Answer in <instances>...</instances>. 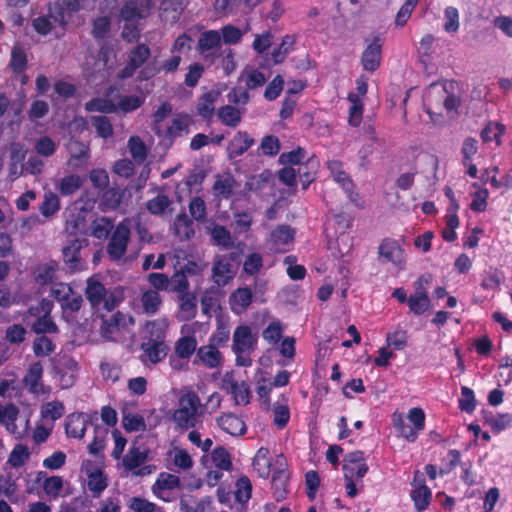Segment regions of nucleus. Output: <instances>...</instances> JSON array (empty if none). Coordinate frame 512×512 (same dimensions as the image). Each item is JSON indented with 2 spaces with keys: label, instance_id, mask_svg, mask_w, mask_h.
<instances>
[{
  "label": "nucleus",
  "instance_id": "obj_1",
  "mask_svg": "<svg viewBox=\"0 0 512 512\" xmlns=\"http://www.w3.org/2000/svg\"><path fill=\"white\" fill-rule=\"evenodd\" d=\"M74 13H68L66 6L59 2H49L47 13L31 20V27L39 36L52 34L55 39L64 37Z\"/></svg>",
  "mask_w": 512,
  "mask_h": 512
},
{
  "label": "nucleus",
  "instance_id": "obj_2",
  "mask_svg": "<svg viewBox=\"0 0 512 512\" xmlns=\"http://www.w3.org/2000/svg\"><path fill=\"white\" fill-rule=\"evenodd\" d=\"M85 296L93 309L102 307L110 312L124 300V289L115 287L108 291L105 285L95 277H89L86 282Z\"/></svg>",
  "mask_w": 512,
  "mask_h": 512
},
{
  "label": "nucleus",
  "instance_id": "obj_3",
  "mask_svg": "<svg viewBox=\"0 0 512 512\" xmlns=\"http://www.w3.org/2000/svg\"><path fill=\"white\" fill-rule=\"evenodd\" d=\"M203 414V405L195 391L189 390L178 399V407L172 414V420L181 429L194 428Z\"/></svg>",
  "mask_w": 512,
  "mask_h": 512
},
{
  "label": "nucleus",
  "instance_id": "obj_4",
  "mask_svg": "<svg viewBox=\"0 0 512 512\" xmlns=\"http://www.w3.org/2000/svg\"><path fill=\"white\" fill-rule=\"evenodd\" d=\"M149 337L146 341L141 343V350L143 357L152 364L161 362L169 352V346L165 342L166 332L163 328L159 327L156 321H149L147 323Z\"/></svg>",
  "mask_w": 512,
  "mask_h": 512
},
{
  "label": "nucleus",
  "instance_id": "obj_5",
  "mask_svg": "<svg viewBox=\"0 0 512 512\" xmlns=\"http://www.w3.org/2000/svg\"><path fill=\"white\" fill-rule=\"evenodd\" d=\"M326 167L333 181L341 187L349 201L357 208H364V201L357 191L353 179L345 171L343 162L337 159L328 160Z\"/></svg>",
  "mask_w": 512,
  "mask_h": 512
},
{
  "label": "nucleus",
  "instance_id": "obj_6",
  "mask_svg": "<svg viewBox=\"0 0 512 512\" xmlns=\"http://www.w3.org/2000/svg\"><path fill=\"white\" fill-rule=\"evenodd\" d=\"M404 242V238H383L378 246V256L380 261L384 263H391L400 271L404 270L406 266V253L403 248Z\"/></svg>",
  "mask_w": 512,
  "mask_h": 512
},
{
  "label": "nucleus",
  "instance_id": "obj_7",
  "mask_svg": "<svg viewBox=\"0 0 512 512\" xmlns=\"http://www.w3.org/2000/svg\"><path fill=\"white\" fill-rule=\"evenodd\" d=\"M134 324L131 315L117 311L108 319H102L100 333L106 340L118 341L124 337L129 327Z\"/></svg>",
  "mask_w": 512,
  "mask_h": 512
},
{
  "label": "nucleus",
  "instance_id": "obj_8",
  "mask_svg": "<svg viewBox=\"0 0 512 512\" xmlns=\"http://www.w3.org/2000/svg\"><path fill=\"white\" fill-rule=\"evenodd\" d=\"M52 376L59 382L62 389H68L75 384L78 363L72 357L63 355L52 360Z\"/></svg>",
  "mask_w": 512,
  "mask_h": 512
},
{
  "label": "nucleus",
  "instance_id": "obj_9",
  "mask_svg": "<svg viewBox=\"0 0 512 512\" xmlns=\"http://www.w3.org/2000/svg\"><path fill=\"white\" fill-rule=\"evenodd\" d=\"M130 237L131 231L125 220L114 228L106 247V252L112 261H119L124 257Z\"/></svg>",
  "mask_w": 512,
  "mask_h": 512
},
{
  "label": "nucleus",
  "instance_id": "obj_10",
  "mask_svg": "<svg viewBox=\"0 0 512 512\" xmlns=\"http://www.w3.org/2000/svg\"><path fill=\"white\" fill-rule=\"evenodd\" d=\"M220 48L221 35L219 31L211 29L200 33L196 50L205 62L212 64L217 58L222 56L219 52Z\"/></svg>",
  "mask_w": 512,
  "mask_h": 512
},
{
  "label": "nucleus",
  "instance_id": "obj_11",
  "mask_svg": "<svg viewBox=\"0 0 512 512\" xmlns=\"http://www.w3.org/2000/svg\"><path fill=\"white\" fill-rule=\"evenodd\" d=\"M151 56V50L145 43H138L127 53V62L118 72L117 77L125 80L131 78L139 68H144V64Z\"/></svg>",
  "mask_w": 512,
  "mask_h": 512
},
{
  "label": "nucleus",
  "instance_id": "obj_12",
  "mask_svg": "<svg viewBox=\"0 0 512 512\" xmlns=\"http://www.w3.org/2000/svg\"><path fill=\"white\" fill-rule=\"evenodd\" d=\"M366 47L361 54V65L367 72H375L381 65L384 39L380 35L365 39Z\"/></svg>",
  "mask_w": 512,
  "mask_h": 512
},
{
  "label": "nucleus",
  "instance_id": "obj_13",
  "mask_svg": "<svg viewBox=\"0 0 512 512\" xmlns=\"http://www.w3.org/2000/svg\"><path fill=\"white\" fill-rule=\"evenodd\" d=\"M342 470L344 478L362 479L369 470L364 452L356 450L346 454L343 458Z\"/></svg>",
  "mask_w": 512,
  "mask_h": 512
},
{
  "label": "nucleus",
  "instance_id": "obj_14",
  "mask_svg": "<svg viewBox=\"0 0 512 512\" xmlns=\"http://www.w3.org/2000/svg\"><path fill=\"white\" fill-rule=\"evenodd\" d=\"M233 254L216 256L212 266V281L218 287L226 286L235 276Z\"/></svg>",
  "mask_w": 512,
  "mask_h": 512
},
{
  "label": "nucleus",
  "instance_id": "obj_15",
  "mask_svg": "<svg viewBox=\"0 0 512 512\" xmlns=\"http://www.w3.org/2000/svg\"><path fill=\"white\" fill-rule=\"evenodd\" d=\"M88 246L85 238L74 237L70 239L62 249L63 260L71 271H79L84 267L81 250Z\"/></svg>",
  "mask_w": 512,
  "mask_h": 512
},
{
  "label": "nucleus",
  "instance_id": "obj_16",
  "mask_svg": "<svg viewBox=\"0 0 512 512\" xmlns=\"http://www.w3.org/2000/svg\"><path fill=\"white\" fill-rule=\"evenodd\" d=\"M43 372L42 363L37 361L29 365L23 377V385L33 395L40 396L50 392L49 387H46L42 381Z\"/></svg>",
  "mask_w": 512,
  "mask_h": 512
},
{
  "label": "nucleus",
  "instance_id": "obj_17",
  "mask_svg": "<svg viewBox=\"0 0 512 512\" xmlns=\"http://www.w3.org/2000/svg\"><path fill=\"white\" fill-rule=\"evenodd\" d=\"M412 485L414 486V488L411 490L410 496L416 510H426L431 502L432 492L430 488L426 485L424 475L419 470H416L414 472Z\"/></svg>",
  "mask_w": 512,
  "mask_h": 512
},
{
  "label": "nucleus",
  "instance_id": "obj_18",
  "mask_svg": "<svg viewBox=\"0 0 512 512\" xmlns=\"http://www.w3.org/2000/svg\"><path fill=\"white\" fill-rule=\"evenodd\" d=\"M257 341V334H253L248 325H239L233 333L232 351L234 353H252Z\"/></svg>",
  "mask_w": 512,
  "mask_h": 512
},
{
  "label": "nucleus",
  "instance_id": "obj_19",
  "mask_svg": "<svg viewBox=\"0 0 512 512\" xmlns=\"http://www.w3.org/2000/svg\"><path fill=\"white\" fill-rule=\"evenodd\" d=\"M182 57L177 54H172L169 58L163 60L159 66L152 64L146 65L140 70L138 74L139 81H147L153 78L155 75L163 72L165 74L175 73L181 64Z\"/></svg>",
  "mask_w": 512,
  "mask_h": 512
},
{
  "label": "nucleus",
  "instance_id": "obj_20",
  "mask_svg": "<svg viewBox=\"0 0 512 512\" xmlns=\"http://www.w3.org/2000/svg\"><path fill=\"white\" fill-rule=\"evenodd\" d=\"M151 0H127L122 5L119 17L125 22H137L147 16Z\"/></svg>",
  "mask_w": 512,
  "mask_h": 512
},
{
  "label": "nucleus",
  "instance_id": "obj_21",
  "mask_svg": "<svg viewBox=\"0 0 512 512\" xmlns=\"http://www.w3.org/2000/svg\"><path fill=\"white\" fill-rule=\"evenodd\" d=\"M222 389L231 394L237 405H247L250 402L251 391L245 381H235L225 376L222 381Z\"/></svg>",
  "mask_w": 512,
  "mask_h": 512
},
{
  "label": "nucleus",
  "instance_id": "obj_22",
  "mask_svg": "<svg viewBox=\"0 0 512 512\" xmlns=\"http://www.w3.org/2000/svg\"><path fill=\"white\" fill-rule=\"evenodd\" d=\"M255 143L246 131H238L230 140L227 146V154L229 159H235L246 153Z\"/></svg>",
  "mask_w": 512,
  "mask_h": 512
},
{
  "label": "nucleus",
  "instance_id": "obj_23",
  "mask_svg": "<svg viewBox=\"0 0 512 512\" xmlns=\"http://www.w3.org/2000/svg\"><path fill=\"white\" fill-rule=\"evenodd\" d=\"M217 425L222 431L231 436H242L247 431L244 420L233 413H223L220 415L217 418Z\"/></svg>",
  "mask_w": 512,
  "mask_h": 512
},
{
  "label": "nucleus",
  "instance_id": "obj_24",
  "mask_svg": "<svg viewBox=\"0 0 512 512\" xmlns=\"http://www.w3.org/2000/svg\"><path fill=\"white\" fill-rule=\"evenodd\" d=\"M222 354L214 344L202 345L198 348L194 363H202L205 367L213 369L222 364Z\"/></svg>",
  "mask_w": 512,
  "mask_h": 512
},
{
  "label": "nucleus",
  "instance_id": "obj_25",
  "mask_svg": "<svg viewBox=\"0 0 512 512\" xmlns=\"http://www.w3.org/2000/svg\"><path fill=\"white\" fill-rule=\"evenodd\" d=\"M253 301L252 290L248 287H239L229 296V306L233 313L240 315L245 312Z\"/></svg>",
  "mask_w": 512,
  "mask_h": 512
},
{
  "label": "nucleus",
  "instance_id": "obj_26",
  "mask_svg": "<svg viewBox=\"0 0 512 512\" xmlns=\"http://www.w3.org/2000/svg\"><path fill=\"white\" fill-rule=\"evenodd\" d=\"M270 237L276 251L286 252L288 249L285 246L294 241L295 229L286 224L278 225L272 230Z\"/></svg>",
  "mask_w": 512,
  "mask_h": 512
},
{
  "label": "nucleus",
  "instance_id": "obj_27",
  "mask_svg": "<svg viewBox=\"0 0 512 512\" xmlns=\"http://www.w3.org/2000/svg\"><path fill=\"white\" fill-rule=\"evenodd\" d=\"M89 419L83 413H72L67 416L65 432L68 437L82 439L85 435Z\"/></svg>",
  "mask_w": 512,
  "mask_h": 512
},
{
  "label": "nucleus",
  "instance_id": "obj_28",
  "mask_svg": "<svg viewBox=\"0 0 512 512\" xmlns=\"http://www.w3.org/2000/svg\"><path fill=\"white\" fill-rule=\"evenodd\" d=\"M220 93L216 90H210L203 93L198 99L196 110L197 114L206 121H210L215 113V102Z\"/></svg>",
  "mask_w": 512,
  "mask_h": 512
},
{
  "label": "nucleus",
  "instance_id": "obj_29",
  "mask_svg": "<svg viewBox=\"0 0 512 512\" xmlns=\"http://www.w3.org/2000/svg\"><path fill=\"white\" fill-rule=\"evenodd\" d=\"M197 339L194 335L179 337L174 344V355L176 358L188 362L194 353H197Z\"/></svg>",
  "mask_w": 512,
  "mask_h": 512
},
{
  "label": "nucleus",
  "instance_id": "obj_30",
  "mask_svg": "<svg viewBox=\"0 0 512 512\" xmlns=\"http://www.w3.org/2000/svg\"><path fill=\"white\" fill-rule=\"evenodd\" d=\"M172 204V200L160 192L146 202L145 208L153 216H164L173 212Z\"/></svg>",
  "mask_w": 512,
  "mask_h": 512
},
{
  "label": "nucleus",
  "instance_id": "obj_31",
  "mask_svg": "<svg viewBox=\"0 0 512 512\" xmlns=\"http://www.w3.org/2000/svg\"><path fill=\"white\" fill-rule=\"evenodd\" d=\"M67 149L70 153L69 164L76 167L86 163L90 158L89 145L80 140L71 139L67 145Z\"/></svg>",
  "mask_w": 512,
  "mask_h": 512
},
{
  "label": "nucleus",
  "instance_id": "obj_32",
  "mask_svg": "<svg viewBox=\"0 0 512 512\" xmlns=\"http://www.w3.org/2000/svg\"><path fill=\"white\" fill-rule=\"evenodd\" d=\"M19 412V408L14 404H0V424L5 426L11 434L17 435V438L21 437V433L18 432L16 425Z\"/></svg>",
  "mask_w": 512,
  "mask_h": 512
},
{
  "label": "nucleus",
  "instance_id": "obj_33",
  "mask_svg": "<svg viewBox=\"0 0 512 512\" xmlns=\"http://www.w3.org/2000/svg\"><path fill=\"white\" fill-rule=\"evenodd\" d=\"M148 455V449L142 450L140 447L133 445L124 455L122 459V464L127 470L133 471L139 468L147 461Z\"/></svg>",
  "mask_w": 512,
  "mask_h": 512
},
{
  "label": "nucleus",
  "instance_id": "obj_34",
  "mask_svg": "<svg viewBox=\"0 0 512 512\" xmlns=\"http://www.w3.org/2000/svg\"><path fill=\"white\" fill-rule=\"evenodd\" d=\"M175 235L181 240H189L195 235L193 219L185 212L178 214L173 223Z\"/></svg>",
  "mask_w": 512,
  "mask_h": 512
},
{
  "label": "nucleus",
  "instance_id": "obj_35",
  "mask_svg": "<svg viewBox=\"0 0 512 512\" xmlns=\"http://www.w3.org/2000/svg\"><path fill=\"white\" fill-rule=\"evenodd\" d=\"M506 133V126L500 122L488 121L480 133L484 143L495 141L497 146L502 145V136Z\"/></svg>",
  "mask_w": 512,
  "mask_h": 512
},
{
  "label": "nucleus",
  "instance_id": "obj_36",
  "mask_svg": "<svg viewBox=\"0 0 512 512\" xmlns=\"http://www.w3.org/2000/svg\"><path fill=\"white\" fill-rule=\"evenodd\" d=\"M190 116L188 114H180L173 118L171 124L166 129V136L170 140L186 135L190 132Z\"/></svg>",
  "mask_w": 512,
  "mask_h": 512
},
{
  "label": "nucleus",
  "instance_id": "obj_37",
  "mask_svg": "<svg viewBox=\"0 0 512 512\" xmlns=\"http://www.w3.org/2000/svg\"><path fill=\"white\" fill-rule=\"evenodd\" d=\"M270 451L266 447H260L252 461V466L259 477L267 479L271 473L272 463L269 458Z\"/></svg>",
  "mask_w": 512,
  "mask_h": 512
},
{
  "label": "nucleus",
  "instance_id": "obj_38",
  "mask_svg": "<svg viewBox=\"0 0 512 512\" xmlns=\"http://www.w3.org/2000/svg\"><path fill=\"white\" fill-rule=\"evenodd\" d=\"M58 270L56 261H49L39 264L34 271V279L40 285H47L53 282Z\"/></svg>",
  "mask_w": 512,
  "mask_h": 512
},
{
  "label": "nucleus",
  "instance_id": "obj_39",
  "mask_svg": "<svg viewBox=\"0 0 512 512\" xmlns=\"http://www.w3.org/2000/svg\"><path fill=\"white\" fill-rule=\"evenodd\" d=\"M217 117L223 125L235 128L241 123L242 112L233 105H224L217 110Z\"/></svg>",
  "mask_w": 512,
  "mask_h": 512
},
{
  "label": "nucleus",
  "instance_id": "obj_40",
  "mask_svg": "<svg viewBox=\"0 0 512 512\" xmlns=\"http://www.w3.org/2000/svg\"><path fill=\"white\" fill-rule=\"evenodd\" d=\"M235 184L236 181L232 176L218 175L212 187L214 196L220 199H229L234 193Z\"/></svg>",
  "mask_w": 512,
  "mask_h": 512
},
{
  "label": "nucleus",
  "instance_id": "obj_41",
  "mask_svg": "<svg viewBox=\"0 0 512 512\" xmlns=\"http://www.w3.org/2000/svg\"><path fill=\"white\" fill-rule=\"evenodd\" d=\"M296 43V36L294 34H286L278 47L274 48L271 52V59L274 64L282 63L286 56L294 50Z\"/></svg>",
  "mask_w": 512,
  "mask_h": 512
},
{
  "label": "nucleus",
  "instance_id": "obj_42",
  "mask_svg": "<svg viewBox=\"0 0 512 512\" xmlns=\"http://www.w3.org/2000/svg\"><path fill=\"white\" fill-rule=\"evenodd\" d=\"M142 309L148 315L156 314L162 304V297L156 290L144 291L140 298Z\"/></svg>",
  "mask_w": 512,
  "mask_h": 512
},
{
  "label": "nucleus",
  "instance_id": "obj_43",
  "mask_svg": "<svg viewBox=\"0 0 512 512\" xmlns=\"http://www.w3.org/2000/svg\"><path fill=\"white\" fill-rule=\"evenodd\" d=\"M407 304L411 312L415 315H421L428 309L430 299L425 290L417 289L415 293L409 296Z\"/></svg>",
  "mask_w": 512,
  "mask_h": 512
},
{
  "label": "nucleus",
  "instance_id": "obj_44",
  "mask_svg": "<svg viewBox=\"0 0 512 512\" xmlns=\"http://www.w3.org/2000/svg\"><path fill=\"white\" fill-rule=\"evenodd\" d=\"M179 309L181 311L182 319L190 320L196 316L197 313V299L191 292H186L178 295Z\"/></svg>",
  "mask_w": 512,
  "mask_h": 512
},
{
  "label": "nucleus",
  "instance_id": "obj_45",
  "mask_svg": "<svg viewBox=\"0 0 512 512\" xmlns=\"http://www.w3.org/2000/svg\"><path fill=\"white\" fill-rule=\"evenodd\" d=\"M88 489L92 492L93 497H99L101 493L107 488L108 480L105 473L96 468L88 474Z\"/></svg>",
  "mask_w": 512,
  "mask_h": 512
},
{
  "label": "nucleus",
  "instance_id": "obj_46",
  "mask_svg": "<svg viewBox=\"0 0 512 512\" xmlns=\"http://www.w3.org/2000/svg\"><path fill=\"white\" fill-rule=\"evenodd\" d=\"M289 479V473L272 474L271 487L276 501H282L287 497L289 493Z\"/></svg>",
  "mask_w": 512,
  "mask_h": 512
},
{
  "label": "nucleus",
  "instance_id": "obj_47",
  "mask_svg": "<svg viewBox=\"0 0 512 512\" xmlns=\"http://www.w3.org/2000/svg\"><path fill=\"white\" fill-rule=\"evenodd\" d=\"M317 172V165L313 159H308L305 163L301 164L296 170L297 177L299 178L302 189L306 190L309 185L315 180Z\"/></svg>",
  "mask_w": 512,
  "mask_h": 512
},
{
  "label": "nucleus",
  "instance_id": "obj_48",
  "mask_svg": "<svg viewBox=\"0 0 512 512\" xmlns=\"http://www.w3.org/2000/svg\"><path fill=\"white\" fill-rule=\"evenodd\" d=\"M58 148V144L48 135L37 138L34 142V150L38 156L49 158L53 156Z\"/></svg>",
  "mask_w": 512,
  "mask_h": 512
},
{
  "label": "nucleus",
  "instance_id": "obj_49",
  "mask_svg": "<svg viewBox=\"0 0 512 512\" xmlns=\"http://www.w3.org/2000/svg\"><path fill=\"white\" fill-rule=\"evenodd\" d=\"M91 228L92 235L95 238L105 240L114 230V223L113 220L108 217H100L92 222Z\"/></svg>",
  "mask_w": 512,
  "mask_h": 512
},
{
  "label": "nucleus",
  "instance_id": "obj_50",
  "mask_svg": "<svg viewBox=\"0 0 512 512\" xmlns=\"http://www.w3.org/2000/svg\"><path fill=\"white\" fill-rule=\"evenodd\" d=\"M249 30V25H247L246 29L242 31L238 27L227 24L221 27L220 35H221V42L223 41L224 44L227 45H236L238 44L245 32Z\"/></svg>",
  "mask_w": 512,
  "mask_h": 512
},
{
  "label": "nucleus",
  "instance_id": "obj_51",
  "mask_svg": "<svg viewBox=\"0 0 512 512\" xmlns=\"http://www.w3.org/2000/svg\"><path fill=\"white\" fill-rule=\"evenodd\" d=\"M27 56L20 46H13L9 67L15 74H22L27 68Z\"/></svg>",
  "mask_w": 512,
  "mask_h": 512
},
{
  "label": "nucleus",
  "instance_id": "obj_52",
  "mask_svg": "<svg viewBox=\"0 0 512 512\" xmlns=\"http://www.w3.org/2000/svg\"><path fill=\"white\" fill-rule=\"evenodd\" d=\"M111 31V19L108 16H100L93 20L91 35L96 40H103Z\"/></svg>",
  "mask_w": 512,
  "mask_h": 512
},
{
  "label": "nucleus",
  "instance_id": "obj_53",
  "mask_svg": "<svg viewBox=\"0 0 512 512\" xmlns=\"http://www.w3.org/2000/svg\"><path fill=\"white\" fill-rule=\"evenodd\" d=\"M128 148L134 161L141 164L147 158V147L139 136H131L128 140Z\"/></svg>",
  "mask_w": 512,
  "mask_h": 512
},
{
  "label": "nucleus",
  "instance_id": "obj_54",
  "mask_svg": "<svg viewBox=\"0 0 512 512\" xmlns=\"http://www.w3.org/2000/svg\"><path fill=\"white\" fill-rule=\"evenodd\" d=\"M82 179L77 174H71L63 177L58 186L59 193L62 196H69L74 194L82 186Z\"/></svg>",
  "mask_w": 512,
  "mask_h": 512
},
{
  "label": "nucleus",
  "instance_id": "obj_55",
  "mask_svg": "<svg viewBox=\"0 0 512 512\" xmlns=\"http://www.w3.org/2000/svg\"><path fill=\"white\" fill-rule=\"evenodd\" d=\"M31 329L38 335H44L46 333L55 334L59 331L56 323L51 317V314L44 315L41 318L34 320V322L31 324Z\"/></svg>",
  "mask_w": 512,
  "mask_h": 512
},
{
  "label": "nucleus",
  "instance_id": "obj_56",
  "mask_svg": "<svg viewBox=\"0 0 512 512\" xmlns=\"http://www.w3.org/2000/svg\"><path fill=\"white\" fill-rule=\"evenodd\" d=\"M30 458V451L27 445L24 444H16L11 451L8 459V463L14 467L18 468L23 466Z\"/></svg>",
  "mask_w": 512,
  "mask_h": 512
},
{
  "label": "nucleus",
  "instance_id": "obj_57",
  "mask_svg": "<svg viewBox=\"0 0 512 512\" xmlns=\"http://www.w3.org/2000/svg\"><path fill=\"white\" fill-rule=\"evenodd\" d=\"M211 458L212 462L218 469L225 471H230L232 469L231 455L226 448L222 446L214 448Z\"/></svg>",
  "mask_w": 512,
  "mask_h": 512
},
{
  "label": "nucleus",
  "instance_id": "obj_58",
  "mask_svg": "<svg viewBox=\"0 0 512 512\" xmlns=\"http://www.w3.org/2000/svg\"><path fill=\"white\" fill-rule=\"evenodd\" d=\"M85 109L89 112L115 113L117 106L109 99L95 97L86 102Z\"/></svg>",
  "mask_w": 512,
  "mask_h": 512
},
{
  "label": "nucleus",
  "instance_id": "obj_59",
  "mask_svg": "<svg viewBox=\"0 0 512 512\" xmlns=\"http://www.w3.org/2000/svg\"><path fill=\"white\" fill-rule=\"evenodd\" d=\"M60 209L59 197L53 192H47L44 194L43 202L39 207L40 213L48 218L58 212Z\"/></svg>",
  "mask_w": 512,
  "mask_h": 512
},
{
  "label": "nucleus",
  "instance_id": "obj_60",
  "mask_svg": "<svg viewBox=\"0 0 512 512\" xmlns=\"http://www.w3.org/2000/svg\"><path fill=\"white\" fill-rule=\"evenodd\" d=\"M386 343L395 350H403L408 343V333L405 329L397 327L386 335Z\"/></svg>",
  "mask_w": 512,
  "mask_h": 512
},
{
  "label": "nucleus",
  "instance_id": "obj_61",
  "mask_svg": "<svg viewBox=\"0 0 512 512\" xmlns=\"http://www.w3.org/2000/svg\"><path fill=\"white\" fill-rule=\"evenodd\" d=\"M252 493V484L247 476L240 477L236 482V491L234 492V497L237 502L241 504H246L250 498Z\"/></svg>",
  "mask_w": 512,
  "mask_h": 512
},
{
  "label": "nucleus",
  "instance_id": "obj_62",
  "mask_svg": "<svg viewBox=\"0 0 512 512\" xmlns=\"http://www.w3.org/2000/svg\"><path fill=\"white\" fill-rule=\"evenodd\" d=\"M91 123L99 137L108 139L113 136V126L107 116H92Z\"/></svg>",
  "mask_w": 512,
  "mask_h": 512
},
{
  "label": "nucleus",
  "instance_id": "obj_63",
  "mask_svg": "<svg viewBox=\"0 0 512 512\" xmlns=\"http://www.w3.org/2000/svg\"><path fill=\"white\" fill-rule=\"evenodd\" d=\"M273 39L274 35L270 30H266L260 34H255L252 48L257 54L262 55L272 46Z\"/></svg>",
  "mask_w": 512,
  "mask_h": 512
},
{
  "label": "nucleus",
  "instance_id": "obj_64",
  "mask_svg": "<svg viewBox=\"0 0 512 512\" xmlns=\"http://www.w3.org/2000/svg\"><path fill=\"white\" fill-rule=\"evenodd\" d=\"M189 213L193 220L197 222H204L207 218V208L205 201L199 197H193L188 205Z\"/></svg>",
  "mask_w": 512,
  "mask_h": 512
}]
</instances>
